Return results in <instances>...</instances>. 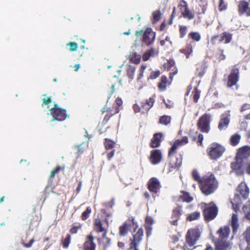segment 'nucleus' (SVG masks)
Returning <instances> with one entry per match:
<instances>
[{"instance_id":"1","label":"nucleus","mask_w":250,"mask_h":250,"mask_svg":"<svg viewBox=\"0 0 250 250\" xmlns=\"http://www.w3.org/2000/svg\"><path fill=\"white\" fill-rule=\"evenodd\" d=\"M42 101V107L44 105L48 106L49 110L47 115L51 117L49 119L50 122L56 121L61 122L64 121L66 118H69L70 115L66 114V109L60 107L55 102H54V107L50 109V104L52 103L51 96L48 97L46 99L43 98Z\"/></svg>"},{"instance_id":"2","label":"nucleus","mask_w":250,"mask_h":250,"mask_svg":"<svg viewBox=\"0 0 250 250\" xmlns=\"http://www.w3.org/2000/svg\"><path fill=\"white\" fill-rule=\"evenodd\" d=\"M217 187V182L214 175L211 173H208L205 175L200 183L201 190L206 195L214 192Z\"/></svg>"},{"instance_id":"3","label":"nucleus","mask_w":250,"mask_h":250,"mask_svg":"<svg viewBox=\"0 0 250 250\" xmlns=\"http://www.w3.org/2000/svg\"><path fill=\"white\" fill-rule=\"evenodd\" d=\"M236 191L237 193L235 194L233 201H231L232 206H235V207H233L235 210L236 208H238V206L241 203L240 196H241L244 199H246L248 198L249 188L245 183L241 182L238 186Z\"/></svg>"},{"instance_id":"4","label":"nucleus","mask_w":250,"mask_h":250,"mask_svg":"<svg viewBox=\"0 0 250 250\" xmlns=\"http://www.w3.org/2000/svg\"><path fill=\"white\" fill-rule=\"evenodd\" d=\"M225 151V148L218 144H212L209 148L208 155L212 160H217L220 157Z\"/></svg>"},{"instance_id":"5","label":"nucleus","mask_w":250,"mask_h":250,"mask_svg":"<svg viewBox=\"0 0 250 250\" xmlns=\"http://www.w3.org/2000/svg\"><path fill=\"white\" fill-rule=\"evenodd\" d=\"M217 213V207L213 204L210 205L204 204V214L206 220H210L214 219Z\"/></svg>"},{"instance_id":"6","label":"nucleus","mask_w":250,"mask_h":250,"mask_svg":"<svg viewBox=\"0 0 250 250\" xmlns=\"http://www.w3.org/2000/svg\"><path fill=\"white\" fill-rule=\"evenodd\" d=\"M200 236V233L198 229H189L186 237L187 243L189 246H192L195 244Z\"/></svg>"},{"instance_id":"7","label":"nucleus","mask_w":250,"mask_h":250,"mask_svg":"<svg viewBox=\"0 0 250 250\" xmlns=\"http://www.w3.org/2000/svg\"><path fill=\"white\" fill-rule=\"evenodd\" d=\"M209 118L208 114L201 116L197 123L198 128L203 132L208 133L209 131Z\"/></svg>"},{"instance_id":"8","label":"nucleus","mask_w":250,"mask_h":250,"mask_svg":"<svg viewBox=\"0 0 250 250\" xmlns=\"http://www.w3.org/2000/svg\"><path fill=\"white\" fill-rule=\"evenodd\" d=\"M143 236V230L142 228H140L137 233L134 235L133 239L131 240L129 250H139L138 247L142 240Z\"/></svg>"},{"instance_id":"9","label":"nucleus","mask_w":250,"mask_h":250,"mask_svg":"<svg viewBox=\"0 0 250 250\" xmlns=\"http://www.w3.org/2000/svg\"><path fill=\"white\" fill-rule=\"evenodd\" d=\"M230 111L227 110L220 116L218 128L220 130L226 129L229 126L230 122Z\"/></svg>"},{"instance_id":"10","label":"nucleus","mask_w":250,"mask_h":250,"mask_svg":"<svg viewBox=\"0 0 250 250\" xmlns=\"http://www.w3.org/2000/svg\"><path fill=\"white\" fill-rule=\"evenodd\" d=\"M244 161L241 159L236 158V161L231 164V168L232 171H233L238 175H242L244 172Z\"/></svg>"},{"instance_id":"11","label":"nucleus","mask_w":250,"mask_h":250,"mask_svg":"<svg viewBox=\"0 0 250 250\" xmlns=\"http://www.w3.org/2000/svg\"><path fill=\"white\" fill-rule=\"evenodd\" d=\"M155 39V33L151 28H147L144 33L143 42L147 46L151 45Z\"/></svg>"},{"instance_id":"12","label":"nucleus","mask_w":250,"mask_h":250,"mask_svg":"<svg viewBox=\"0 0 250 250\" xmlns=\"http://www.w3.org/2000/svg\"><path fill=\"white\" fill-rule=\"evenodd\" d=\"M179 6L184 17L188 18L189 20L194 18V15L188 9V4L185 0H181Z\"/></svg>"},{"instance_id":"13","label":"nucleus","mask_w":250,"mask_h":250,"mask_svg":"<svg viewBox=\"0 0 250 250\" xmlns=\"http://www.w3.org/2000/svg\"><path fill=\"white\" fill-rule=\"evenodd\" d=\"M238 73L239 70L237 68H234L232 69L231 73L229 76V81L227 84L228 87H231L236 85L238 80Z\"/></svg>"},{"instance_id":"14","label":"nucleus","mask_w":250,"mask_h":250,"mask_svg":"<svg viewBox=\"0 0 250 250\" xmlns=\"http://www.w3.org/2000/svg\"><path fill=\"white\" fill-rule=\"evenodd\" d=\"M188 138L186 136L183 137L182 140H176L169 150V156L171 157L174 154L175 151L178 147L184 146L188 144Z\"/></svg>"},{"instance_id":"15","label":"nucleus","mask_w":250,"mask_h":250,"mask_svg":"<svg viewBox=\"0 0 250 250\" xmlns=\"http://www.w3.org/2000/svg\"><path fill=\"white\" fill-rule=\"evenodd\" d=\"M181 214L182 208L180 206H178L173 210L171 215V220L170 221L173 225L177 226L178 225L177 222L180 218Z\"/></svg>"},{"instance_id":"16","label":"nucleus","mask_w":250,"mask_h":250,"mask_svg":"<svg viewBox=\"0 0 250 250\" xmlns=\"http://www.w3.org/2000/svg\"><path fill=\"white\" fill-rule=\"evenodd\" d=\"M162 158V153L160 150H153L151 152L150 161L153 165L158 164Z\"/></svg>"},{"instance_id":"17","label":"nucleus","mask_w":250,"mask_h":250,"mask_svg":"<svg viewBox=\"0 0 250 250\" xmlns=\"http://www.w3.org/2000/svg\"><path fill=\"white\" fill-rule=\"evenodd\" d=\"M250 155V147L244 146L240 148L237 154L236 158L241 159L244 161V160Z\"/></svg>"},{"instance_id":"18","label":"nucleus","mask_w":250,"mask_h":250,"mask_svg":"<svg viewBox=\"0 0 250 250\" xmlns=\"http://www.w3.org/2000/svg\"><path fill=\"white\" fill-rule=\"evenodd\" d=\"M148 187L151 191L156 193L160 188V183L157 179L152 178L149 181Z\"/></svg>"},{"instance_id":"19","label":"nucleus","mask_w":250,"mask_h":250,"mask_svg":"<svg viewBox=\"0 0 250 250\" xmlns=\"http://www.w3.org/2000/svg\"><path fill=\"white\" fill-rule=\"evenodd\" d=\"M94 238L89 235L87 237V240L84 244V250H95L96 244L93 242Z\"/></svg>"},{"instance_id":"20","label":"nucleus","mask_w":250,"mask_h":250,"mask_svg":"<svg viewBox=\"0 0 250 250\" xmlns=\"http://www.w3.org/2000/svg\"><path fill=\"white\" fill-rule=\"evenodd\" d=\"M162 134L161 133H156L154 134L151 140V146L153 148L157 147L160 146L161 143V138Z\"/></svg>"},{"instance_id":"21","label":"nucleus","mask_w":250,"mask_h":250,"mask_svg":"<svg viewBox=\"0 0 250 250\" xmlns=\"http://www.w3.org/2000/svg\"><path fill=\"white\" fill-rule=\"evenodd\" d=\"M238 216L236 213H233L231 217V225L232 228L233 233L235 234L239 227Z\"/></svg>"},{"instance_id":"22","label":"nucleus","mask_w":250,"mask_h":250,"mask_svg":"<svg viewBox=\"0 0 250 250\" xmlns=\"http://www.w3.org/2000/svg\"><path fill=\"white\" fill-rule=\"evenodd\" d=\"M229 228L228 226L222 227L218 231V233L219 234L220 238L222 239L227 238L229 236Z\"/></svg>"},{"instance_id":"23","label":"nucleus","mask_w":250,"mask_h":250,"mask_svg":"<svg viewBox=\"0 0 250 250\" xmlns=\"http://www.w3.org/2000/svg\"><path fill=\"white\" fill-rule=\"evenodd\" d=\"M232 39V35L229 33L225 32L220 37L219 42L227 44L229 43Z\"/></svg>"},{"instance_id":"24","label":"nucleus","mask_w":250,"mask_h":250,"mask_svg":"<svg viewBox=\"0 0 250 250\" xmlns=\"http://www.w3.org/2000/svg\"><path fill=\"white\" fill-rule=\"evenodd\" d=\"M241 112L244 114L245 118L247 120H250V104H244L241 107Z\"/></svg>"},{"instance_id":"25","label":"nucleus","mask_w":250,"mask_h":250,"mask_svg":"<svg viewBox=\"0 0 250 250\" xmlns=\"http://www.w3.org/2000/svg\"><path fill=\"white\" fill-rule=\"evenodd\" d=\"M106 231H105L103 234L102 239H98L100 244H103L104 249L108 247L110 245V239L106 237Z\"/></svg>"},{"instance_id":"26","label":"nucleus","mask_w":250,"mask_h":250,"mask_svg":"<svg viewBox=\"0 0 250 250\" xmlns=\"http://www.w3.org/2000/svg\"><path fill=\"white\" fill-rule=\"evenodd\" d=\"M130 227V224L128 222H125L123 226L120 227V235L122 236L126 235Z\"/></svg>"},{"instance_id":"27","label":"nucleus","mask_w":250,"mask_h":250,"mask_svg":"<svg viewBox=\"0 0 250 250\" xmlns=\"http://www.w3.org/2000/svg\"><path fill=\"white\" fill-rule=\"evenodd\" d=\"M229 249V244L227 242L221 241L216 244L215 250H228Z\"/></svg>"},{"instance_id":"28","label":"nucleus","mask_w":250,"mask_h":250,"mask_svg":"<svg viewBox=\"0 0 250 250\" xmlns=\"http://www.w3.org/2000/svg\"><path fill=\"white\" fill-rule=\"evenodd\" d=\"M182 195L180 196V200L183 202L189 203L193 200L192 197L189 196V193L186 192H183Z\"/></svg>"},{"instance_id":"29","label":"nucleus","mask_w":250,"mask_h":250,"mask_svg":"<svg viewBox=\"0 0 250 250\" xmlns=\"http://www.w3.org/2000/svg\"><path fill=\"white\" fill-rule=\"evenodd\" d=\"M154 102V100L152 98H150L148 100H146V103L143 105V107L146 111H148L152 107Z\"/></svg>"},{"instance_id":"30","label":"nucleus","mask_w":250,"mask_h":250,"mask_svg":"<svg viewBox=\"0 0 250 250\" xmlns=\"http://www.w3.org/2000/svg\"><path fill=\"white\" fill-rule=\"evenodd\" d=\"M136 68L132 65H129L127 69V74L128 78L132 80L134 79V74L135 73Z\"/></svg>"},{"instance_id":"31","label":"nucleus","mask_w":250,"mask_h":250,"mask_svg":"<svg viewBox=\"0 0 250 250\" xmlns=\"http://www.w3.org/2000/svg\"><path fill=\"white\" fill-rule=\"evenodd\" d=\"M241 136L239 134H235L233 135L230 138V143L232 146L237 145L240 141Z\"/></svg>"},{"instance_id":"32","label":"nucleus","mask_w":250,"mask_h":250,"mask_svg":"<svg viewBox=\"0 0 250 250\" xmlns=\"http://www.w3.org/2000/svg\"><path fill=\"white\" fill-rule=\"evenodd\" d=\"M156 54L155 50L151 48L149 50L146 52L143 56V59L144 61H147L149 59L150 56H154Z\"/></svg>"},{"instance_id":"33","label":"nucleus","mask_w":250,"mask_h":250,"mask_svg":"<svg viewBox=\"0 0 250 250\" xmlns=\"http://www.w3.org/2000/svg\"><path fill=\"white\" fill-rule=\"evenodd\" d=\"M200 216V213L199 211H195L189 214L187 217V219L190 221L198 219Z\"/></svg>"},{"instance_id":"34","label":"nucleus","mask_w":250,"mask_h":250,"mask_svg":"<svg viewBox=\"0 0 250 250\" xmlns=\"http://www.w3.org/2000/svg\"><path fill=\"white\" fill-rule=\"evenodd\" d=\"M171 118L168 116H163L160 118L159 123L166 125L169 124L170 122Z\"/></svg>"},{"instance_id":"35","label":"nucleus","mask_w":250,"mask_h":250,"mask_svg":"<svg viewBox=\"0 0 250 250\" xmlns=\"http://www.w3.org/2000/svg\"><path fill=\"white\" fill-rule=\"evenodd\" d=\"M95 229L98 232H103L104 231V228L102 227V224L100 220L96 219L95 220Z\"/></svg>"},{"instance_id":"36","label":"nucleus","mask_w":250,"mask_h":250,"mask_svg":"<svg viewBox=\"0 0 250 250\" xmlns=\"http://www.w3.org/2000/svg\"><path fill=\"white\" fill-rule=\"evenodd\" d=\"M243 210L246 218L250 220V204L244 206Z\"/></svg>"},{"instance_id":"37","label":"nucleus","mask_w":250,"mask_h":250,"mask_svg":"<svg viewBox=\"0 0 250 250\" xmlns=\"http://www.w3.org/2000/svg\"><path fill=\"white\" fill-rule=\"evenodd\" d=\"M104 145L106 149H111L114 147L115 143L110 139H105Z\"/></svg>"},{"instance_id":"38","label":"nucleus","mask_w":250,"mask_h":250,"mask_svg":"<svg viewBox=\"0 0 250 250\" xmlns=\"http://www.w3.org/2000/svg\"><path fill=\"white\" fill-rule=\"evenodd\" d=\"M244 235L248 246H250V227L247 228L246 231L244 233Z\"/></svg>"},{"instance_id":"39","label":"nucleus","mask_w":250,"mask_h":250,"mask_svg":"<svg viewBox=\"0 0 250 250\" xmlns=\"http://www.w3.org/2000/svg\"><path fill=\"white\" fill-rule=\"evenodd\" d=\"M66 45L70 47V51L71 52L77 51L78 47V44L75 42H68Z\"/></svg>"},{"instance_id":"40","label":"nucleus","mask_w":250,"mask_h":250,"mask_svg":"<svg viewBox=\"0 0 250 250\" xmlns=\"http://www.w3.org/2000/svg\"><path fill=\"white\" fill-rule=\"evenodd\" d=\"M191 38L196 42H199L201 39L200 34L197 32H191L189 34Z\"/></svg>"},{"instance_id":"41","label":"nucleus","mask_w":250,"mask_h":250,"mask_svg":"<svg viewBox=\"0 0 250 250\" xmlns=\"http://www.w3.org/2000/svg\"><path fill=\"white\" fill-rule=\"evenodd\" d=\"M70 234H67L66 238L62 241L63 246L64 248H68L69 245L70 243Z\"/></svg>"},{"instance_id":"42","label":"nucleus","mask_w":250,"mask_h":250,"mask_svg":"<svg viewBox=\"0 0 250 250\" xmlns=\"http://www.w3.org/2000/svg\"><path fill=\"white\" fill-rule=\"evenodd\" d=\"M81 226L80 224L78 223H75L73 224V227L70 229V232L72 234H75L77 232L78 230L81 228Z\"/></svg>"},{"instance_id":"43","label":"nucleus","mask_w":250,"mask_h":250,"mask_svg":"<svg viewBox=\"0 0 250 250\" xmlns=\"http://www.w3.org/2000/svg\"><path fill=\"white\" fill-rule=\"evenodd\" d=\"M91 208L90 207H87L86 210L84 211L82 214V217L83 220H86L88 218L89 214L91 213Z\"/></svg>"},{"instance_id":"44","label":"nucleus","mask_w":250,"mask_h":250,"mask_svg":"<svg viewBox=\"0 0 250 250\" xmlns=\"http://www.w3.org/2000/svg\"><path fill=\"white\" fill-rule=\"evenodd\" d=\"M152 15L155 21H158L161 19V13L159 10L153 12Z\"/></svg>"},{"instance_id":"45","label":"nucleus","mask_w":250,"mask_h":250,"mask_svg":"<svg viewBox=\"0 0 250 250\" xmlns=\"http://www.w3.org/2000/svg\"><path fill=\"white\" fill-rule=\"evenodd\" d=\"M192 176L195 180L201 183L202 179H201L200 176L198 174V173L197 170H194L192 172Z\"/></svg>"},{"instance_id":"46","label":"nucleus","mask_w":250,"mask_h":250,"mask_svg":"<svg viewBox=\"0 0 250 250\" xmlns=\"http://www.w3.org/2000/svg\"><path fill=\"white\" fill-rule=\"evenodd\" d=\"M187 28L185 26H181L180 27V32L181 34V38L185 36L187 32Z\"/></svg>"},{"instance_id":"47","label":"nucleus","mask_w":250,"mask_h":250,"mask_svg":"<svg viewBox=\"0 0 250 250\" xmlns=\"http://www.w3.org/2000/svg\"><path fill=\"white\" fill-rule=\"evenodd\" d=\"M186 48L187 53V58H188L189 57V55H190L193 51L192 47L191 44H188Z\"/></svg>"},{"instance_id":"48","label":"nucleus","mask_w":250,"mask_h":250,"mask_svg":"<svg viewBox=\"0 0 250 250\" xmlns=\"http://www.w3.org/2000/svg\"><path fill=\"white\" fill-rule=\"evenodd\" d=\"M200 97L199 91H198L197 88L194 89V93L193 96V99L195 102L197 103Z\"/></svg>"},{"instance_id":"49","label":"nucleus","mask_w":250,"mask_h":250,"mask_svg":"<svg viewBox=\"0 0 250 250\" xmlns=\"http://www.w3.org/2000/svg\"><path fill=\"white\" fill-rule=\"evenodd\" d=\"M60 169H61V167H58L55 170H52L51 172L50 178L51 179L55 177L56 174H57L60 170Z\"/></svg>"},{"instance_id":"50","label":"nucleus","mask_w":250,"mask_h":250,"mask_svg":"<svg viewBox=\"0 0 250 250\" xmlns=\"http://www.w3.org/2000/svg\"><path fill=\"white\" fill-rule=\"evenodd\" d=\"M146 68V66L144 65H142L140 69V73L139 74L138 77V81L140 80L143 77V73L145 71V70Z\"/></svg>"},{"instance_id":"51","label":"nucleus","mask_w":250,"mask_h":250,"mask_svg":"<svg viewBox=\"0 0 250 250\" xmlns=\"http://www.w3.org/2000/svg\"><path fill=\"white\" fill-rule=\"evenodd\" d=\"M219 8L221 11L226 9L227 6L224 2V0H220Z\"/></svg>"},{"instance_id":"52","label":"nucleus","mask_w":250,"mask_h":250,"mask_svg":"<svg viewBox=\"0 0 250 250\" xmlns=\"http://www.w3.org/2000/svg\"><path fill=\"white\" fill-rule=\"evenodd\" d=\"M35 242V240L33 238H32L28 243H25L24 242H21V244H22L24 247L26 248H30L32 247L33 243Z\"/></svg>"},{"instance_id":"53","label":"nucleus","mask_w":250,"mask_h":250,"mask_svg":"<svg viewBox=\"0 0 250 250\" xmlns=\"http://www.w3.org/2000/svg\"><path fill=\"white\" fill-rule=\"evenodd\" d=\"M146 225H152L154 223L153 218L149 216H147L146 219Z\"/></svg>"},{"instance_id":"54","label":"nucleus","mask_w":250,"mask_h":250,"mask_svg":"<svg viewBox=\"0 0 250 250\" xmlns=\"http://www.w3.org/2000/svg\"><path fill=\"white\" fill-rule=\"evenodd\" d=\"M160 75V72L159 71H156V72H152L150 76V78L151 79H156V78H157Z\"/></svg>"},{"instance_id":"55","label":"nucleus","mask_w":250,"mask_h":250,"mask_svg":"<svg viewBox=\"0 0 250 250\" xmlns=\"http://www.w3.org/2000/svg\"><path fill=\"white\" fill-rule=\"evenodd\" d=\"M114 205V200L113 199L111 201L104 203V205L107 207L112 208Z\"/></svg>"},{"instance_id":"56","label":"nucleus","mask_w":250,"mask_h":250,"mask_svg":"<svg viewBox=\"0 0 250 250\" xmlns=\"http://www.w3.org/2000/svg\"><path fill=\"white\" fill-rule=\"evenodd\" d=\"M219 37V36L216 35L212 37L211 40V42L213 45L216 44V40L217 39V38Z\"/></svg>"},{"instance_id":"57","label":"nucleus","mask_w":250,"mask_h":250,"mask_svg":"<svg viewBox=\"0 0 250 250\" xmlns=\"http://www.w3.org/2000/svg\"><path fill=\"white\" fill-rule=\"evenodd\" d=\"M116 104L118 105V107H119L121 105H122V104H123V102H122V99L120 98H119V97H118L116 99Z\"/></svg>"},{"instance_id":"58","label":"nucleus","mask_w":250,"mask_h":250,"mask_svg":"<svg viewBox=\"0 0 250 250\" xmlns=\"http://www.w3.org/2000/svg\"><path fill=\"white\" fill-rule=\"evenodd\" d=\"M151 225H146V229L147 231V235H150V232L152 230V227L151 226Z\"/></svg>"},{"instance_id":"59","label":"nucleus","mask_w":250,"mask_h":250,"mask_svg":"<svg viewBox=\"0 0 250 250\" xmlns=\"http://www.w3.org/2000/svg\"><path fill=\"white\" fill-rule=\"evenodd\" d=\"M181 164H182V159H181V158H180L179 160L177 159V161L175 163V167H179L181 165Z\"/></svg>"},{"instance_id":"60","label":"nucleus","mask_w":250,"mask_h":250,"mask_svg":"<svg viewBox=\"0 0 250 250\" xmlns=\"http://www.w3.org/2000/svg\"><path fill=\"white\" fill-rule=\"evenodd\" d=\"M82 186V182L80 181L79 183L78 186L76 189V191H77V193H79L80 191V190H81Z\"/></svg>"},{"instance_id":"61","label":"nucleus","mask_w":250,"mask_h":250,"mask_svg":"<svg viewBox=\"0 0 250 250\" xmlns=\"http://www.w3.org/2000/svg\"><path fill=\"white\" fill-rule=\"evenodd\" d=\"M203 138V135L201 134H199L198 135V141L200 143V145H202Z\"/></svg>"},{"instance_id":"62","label":"nucleus","mask_w":250,"mask_h":250,"mask_svg":"<svg viewBox=\"0 0 250 250\" xmlns=\"http://www.w3.org/2000/svg\"><path fill=\"white\" fill-rule=\"evenodd\" d=\"M247 173L250 175V162L248 164V165L246 168Z\"/></svg>"},{"instance_id":"63","label":"nucleus","mask_w":250,"mask_h":250,"mask_svg":"<svg viewBox=\"0 0 250 250\" xmlns=\"http://www.w3.org/2000/svg\"><path fill=\"white\" fill-rule=\"evenodd\" d=\"M159 88L161 89H163V90L165 89L166 88L165 84L162 83H159Z\"/></svg>"},{"instance_id":"64","label":"nucleus","mask_w":250,"mask_h":250,"mask_svg":"<svg viewBox=\"0 0 250 250\" xmlns=\"http://www.w3.org/2000/svg\"><path fill=\"white\" fill-rule=\"evenodd\" d=\"M133 108L136 112L140 111V107L137 104H134L133 106Z\"/></svg>"}]
</instances>
